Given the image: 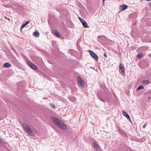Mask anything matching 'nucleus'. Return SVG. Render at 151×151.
<instances>
[{"label":"nucleus","mask_w":151,"mask_h":151,"mask_svg":"<svg viewBox=\"0 0 151 151\" xmlns=\"http://www.w3.org/2000/svg\"><path fill=\"white\" fill-rule=\"evenodd\" d=\"M51 119L52 122L56 125L59 127L60 128L63 130H65L66 129V126L61 120L53 116L51 117Z\"/></svg>","instance_id":"f257e3e1"},{"label":"nucleus","mask_w":151,"mask_h":151,"mask_svg":"<svg viewBox=\"0 0 151 151\" xmlns=\"http://www.w3.org/2000/svg\"><path fill=\"white\" fill-rule=\"evenodd\" d=\"M23 129L26 131L27 132L32 136H34V135L32 134V130L29 128L27 124H23Z\"/></svg>","instance_id":"f03ea898"},{"label":"nucleus","mask_w":151,"mask_h":151,"mask_svg":"<svg viewBox=\"0 0 151 151\" xmlns=\"http://www.w3.org/2000/svg\"><path fill=\"white\" fill-rule=\"evenodd\" d=\"M90 55L91 57L96 61H97L99 59L98 56L93 52L91 50H88Z\"/></svg>","instance_id":"7ed1b4c3"},{"label":"nucleus","mask_w":151,"mask_h":151,"mask_svg":"<svg viewBox=\"0 0 151 151\" xmlns=\"http://www.w3.org/2000/svg\"><path fill=\"white\" fill-rule=\"evenodd\" d=\"M78 85L79 87L83 88L84 86V83L81 78L80 76L78 77Z\"/></svg>","instance_id":"20e7f679"},{"label":"nucleus","mask_w":151,"mask_h":151,"mask_svg":"<svg viewBox=\"0 0 151 151\" xmlns=\"http://www.w3.org/2000/svg\"><path fill=\"white\" fill-rule=\"evenodd\" d=\"M27 64L32 69L36 70L38 69L37 67L30 61L27 62Z\"/></svg>","instance_id":"39448f33"},{"label":"nucleus","mask_w":151,"mask_h":151,"mask_svg":"<svg viewBox=\"0 0 151 151\" xmlns=\"http://www.w3.org/2000/svg\"><path fill=\"white\" fill-rule=\"evenodd\" d=\"M120 9L121 11H122L127 9L128 8V6L126 5H123L120 6Z\"/></svg>","instance_id":"423d86ee"},{"label":"nucleus","mask_w":151,"mask_h":151,"mask_svg":"<svg viewBox=\"0 0 151 151\" xmlns=\"http://www.w3.org/2000/svg\"><path fill=\"white\" fill-rule=\"evenodd\" d=\"M81 22L84 27L86 28L89 27L88 26L87 23L86 22H85V21L84 19H83V20Z\"/></svg>","instance_id":"0eeeda50"},{"label":"nucleus","mask_w":151,"mask_h":151,"mask_svg":"<svg viewBox=\"0 0 151 151\" xmlns=\"http://www.w3.org/2000/svg\"><path fill=\"white\" fill-rule=\"evenodd\" d=\"M119 69L122 72L124 73V65L121 63H120L119 65Z\"/></svg>","instance_id":"6e6552de"},{"label":"nucleus","mask_w":151,"mask_h":151,"mask_svg":"<svg viewBox=\"0 0 151 151\" xmlns=\"http://www.w3.org/2000/svg\"><path fill=\"white\" fill-rule=\"evenodd\" d=\"M123 115L125 116L128 119H130V116L125 111L123 112Z\"/></svg>","instance_id":"1a4fd4ad"},{"label":"nucleus","mask_w":151,"mask_h":151,"mask_svg":"<svg viewBox=\"0 0 151 151\" xmlns=\"http://www.w3.org/2000/svg\"><path fill=\"white\" fill-rule=\"evenodd\" d=\"M3 66L5 68H8L11 67V65L8 63H6L4 64Z\"/></svg>","instance_id":"9d476101"},{"label":"nucleus","mask_w":151,"mask_h":151,"mask_svg":"<svg viewBox=\"0 0 151 151\" xmlns=\"http://www.w3.org/2000/svg\"><path fill=\"white\" fill-rule=\"evenodd\" d=\"M29 23V21H27L26 22H25V23H23L21 26V29L23 28L24 27L26 26Z\"/></svg>","instance_id":"9b49d317"},{"label":"nucleus","mask_w":151,"mask_h":151,"mask_svg":"<svg viewBox=\"0 0 151 151\" xmlns=\"http://www.w3.org/2000/svg\"><path fill=\"white\" fill-rule=\"evenodd\" d=\"M93 144L94 147L95 149L97 150H98L99 149V147L98 146L96 142H94L93 143Z\"/></svg>","instance_id":"f8f14e48"},{"label":"nucleus","mask_w":151,"mask_h":151,"mask_svg":"<svg viewBox=\"0 0 151 151\" xmlns=\"http://www.w3.org/2000/svg\"><path fill=\"white\" fill-rule=\"evenodd\" d=\"M54 32L55 34V35H56V36L58 37H59L60 36V35L58 32L57 31L55 30L54 31Z\"/></svg>","instance_id":"ddd939ff"},{"label":"nucleus","mask_w":151,"mask_h":151,"mask_svg":"<svg viewBox=\"0 0 151 151\" xmlns=\"http://www.w3.org/2000/svg\"><path fill=\"white\" fill-rule=\"evenodd\" d=\"M33 34L34 35L37 37H38L39 36V33L37 31H35L34 32Z\"/></svg>","instance_id":"4468645a"},{"label":"nucleus","mask_w":151,"mask_h":151,"mask_svg":"<svg viewBox=\"0 0 151 151\" xmlns=\"http://www.w3.org/2000/svg\"><path fill=\"white\" fill-rule=\"evenodd\" d=\"M144 88V87L142 86H139L138 88H137L136 91H138L139 90H140L142 89H143Z\"/></svg>","instance_id":"2eb2a0df"},{"label":"nucleus","mask_w":151,"mask_h":151,"mask_svg":"<svg viewBox=\"0 0 151 151\" xmlns=\"http://www.w3.org/2000/svg\"><path fill=\"white\" fill-rule=\"evenodd\" d=\"M142 56V53H140L137 54V57L139 58H141Z\"/></svg>","instance_id":"dca6fc26"},{"label":"nucleus","mask_w":151,"mask_h":151,"mask_svg":"<svg viewBox=\"0 0 151 151\" xmlns=\"http://www.w3.org/2000/svg\"><path fill=\"white\" fill-rule=\"evenodd\" d=\"M142 83H144L147 84L149 83V81H148L145 80V81H142Z\"/></svg>","instance_id":"f3484780"},{"label":"nucleus","mask_w":151,"mask_h":151,"mask_svg":"<svg viewBox=\"0 0 151 151\" xmlns=\"http://www.w3.org/2000/svg\"><path fill=\"white\" fill-rule=\"evenodd\" d=\"M50 105L51 107V108H52L54 109H55V105L52 103H51L50 104Z\"/></svg>","instance_id":"a211bd4d"},{"label":"nucleus","mask_w":151,"mask_h":151,"mask_svg":"<svg viewBox=\"0 0 151 151\" xmlns=\"http://www.w3.org/2000/svg\"><path fill=\"white\" fill-rule=\"evenodd\" d=\"M0 143L2 144H4V142L3 141V140L0 138Z\"/></svg>","instance_id":"6ab92c4d"},{"label":"nucleus","mask_w":151,"mask_h":151,"mask_svg":"<svg viewBox=\"0 0 151 151\" xmlns=\"http://www.w3.org/2000/svg\"><path fill=\"white\" fill-rule=\"evenodd\" d=\"M147 125V123H145V124L143 126V128H145L146 126V125Z\"/></svg>","instance_id":"aec40b11"},{"label":"nucleus","mask_w":151,"mask_h":151,"mask_svg":"<svg viewBox=\"0 0 151 151\" xmlns=\"http://www.w3.org/2000/svg\"><path fill=\"white\" fill-rule=\"evenodd\" d=\"M78 19H79L80 22L81 21L83 20V19L80 18V17H79Z\"/></svg>","instance_id":"412c9836"},{"label":"nucleus","mask_w":151,"mask_h":151,"mask_svg":"<svg viewBox=\"0 0 151 151\" xmlns=\"http://www.w3.org/2000/svg\"><path fill=\"white\" fill-rule=\"evenodd\" d=\"M104 56L105 57H107V55H106V53H105L104 55Z\"/></svg>","instance_id":"4be33fe9"},{"label":"nucleus","mask_w":151,"mask_h":151,"mask_svg":"<svg viewBox=\"0 0 151 151\" xmlns=\"http://www.w3.org/2000/svg\"><path fill=\"white\" fill-rule=\"evenodd\" d=\"M100 100L101 101H102L104 103L105 102V101L104 100L101 99H100Z\"/></svg>","instance_id":"5701e85b"},{"label":"nucleus","mask_w":151,"mask_h":151,"mask_svg":"<svg viewBox=\"0 0 151 151\" xmlns=\"http://www.w3.org/2000/svg\"><path fill=\"white\" fill-rule=\"evenodd\" d=\"M5 18H6V19H8V20H9V21H10V19H9V18H6V17H5Z\"/></svg>","instance_id":"b1692460"},{"label":"nucleus","mask_w":151,"mask_h":151,"mask_svg":"<svg viewBox=\"0 0 151 151\" xmlns=\"http://www.w3.org/2000/svg\"><path fill=\"white\" fill-rule=\"evenodd\" d=\"M102 37H104V38H106V37H105V36H102Z\"/></svg>","instance_id":"393cba45"},{"label":"nucleus","mask_w":151,"mask_h":151,"mask_svg":"<svg viewBox=\"0 0 151 151\" xmlns=\"http://www.w3.org/2000/svg\"><path fill=\"white\" fill-rule=\"evenodd\" d=\"M128 119L129 120V121H130V122H131V123H132V122H131V119H130H130Z\"/></svg>","instance_id":"a878e982"},{"label":"nucleus","mask_w":151,"mask_h":151,"mask_svg":"<svg viewBox=\"0 0 151 151\" xmlns=\"http://www.w3.org/2000/svg\"><path fill=\"white\" fill-rule=\"evenodd\" d=\"M149 5H150V6H151V3H150L149 4Z\"/></svg>","instance_id":"bb28decb"},{"label":"nucleus","mask_w":151,"mask_h":151,"mask_svg":"<svg viewBox=\"0 0 151 151\" xmlns=\"http://www.w3.org/2000/svg\"><path fill=\"white\" fill-rule=\"evenodd\" d=\"M151 1V0H147V1Z\"/></svg>","instance_id":"cd10ccee"},{"label":"nucleus","mask_w":151,"mask_h":151,"mask_svg":"<svg viewBox=\"0 0 151 151\" xmlns=\"http://www.w3.org/2000/svg\"><path fill=\"white\" fill-rule=\"evenodd\" d=\"M149 98V99H150V97H148Z\"/></svg>","instance_id":"c85d7f7f"},{"label":"nucleus","mask_w":151,"mask_h":151,"mask_svg":"<svg viewBox=\"0 0 151 151\" xmlns=\"http://www.w3.org/2000/svg\"><path fill=\"white\" fill-rule=\"evenodd\" d=\"M105 0H103V2H104V1H105Z\"/></svg>","instance_id":"c756f323"}]
</instances>
